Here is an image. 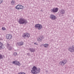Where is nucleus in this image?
<instances>
[{"mask_svg": "<svg viewBox=\"0 0 74 74\" xmlns=\"http://www.w3.org/2000/svg\"><path fill=\"white\" fill-rule=\"evenodd\" d=\"M40 69L37 68V67L34 66L31 70V72L33 74H38V73H40Z\"/></svg>", "mask_w": 74, "mask_h": 74, "instance_id": "nucleus-1", "label": "nucleus"}, {"mask_svg": "<svg viewBox=\"0 0 74 74\" xmlns=\"http://www.w3.org/2000/svg\"><path fill=\"white\" fill-rule=\"evenodd\" d=\"M18 23L19 24L21 25H23V24L26 25V23H27V20L25 19V18H21L19 19Z\"/></svg>", "mask_w": 74, "mask_h": 74, "instance_id": "nucleus-2", "label": "nucleus"}, {"mask_svg": "<svg viewBox=\"0 0 74 74\" xmlns=\"http://www.w3.org/2000/svg\"><path fill=\"white\" fill-rule=\"evenodd\" d=\"M35 27L36 28H37L39 30H41V29L42 27V25L39 24L35 25Z\"/></svg>", "mask_w": 74, "mask_h": 74, "instance_id": "nucleus-3", "label": "nucleus"}, {"mask_svg": "<svg viewBox=\"0 0 74 74\" xmlns=\"http://www.w3.org/2000/svg\"><path fill=\"white\" fill-rule=\"evenodd\" d=\"M58 10L59 9L58 8H53L51 10V12L53 13H56L58 11Z\"/></svg>", "mask_w": 74, "mask_h": 74, "instance_id": "nucleus-4", "label": "nucleus"}, {"mask_svg": "<svg viewBox=\"0 0 74 74\" xmlns=\"http://www.w3.org/2000/svg\"><path fill=\"white\" fill-rule=\"evenodd\" d=\"M69 50L71 52H74V45H73L72 47H70L69 48Z\"/></svg>", "mask_w": 74, "mask_h": 74, "instance_id": "nucleus-5", "label": "nucleus"}, {"mask_svg": "<svg viewBox=\"0 0 74 74\" xmlns=\"http://www.w3.org/2000/svg\"><path fill=\"white\" fill-rule=\"evenodd\" d=\"M13 64H15L17 66H21V63L19 62L15 61L13 62Z\"/></svg>", "mask_w": 74, "mask_h": 74, "instance_id": "nucleus-6", "label": "nucleus"}, {"mask_svg": "<svg viewBox=\"0 0 74 74\" xmlns=\"http://www.w3.org/2000/svg\"><path fill=\"white\" fill-rule=\"evenodd\" d=\"M23 37H30V34L29 33H24L23 35Z\"/></svg>", "mask_w": 74, "mask_h": 74, "instance_id": "nucleus-7", "label": "nucleus"}, {"mask_svg": "<svg viewBox=\"0 0 74 74\" xmlns=\"http://www.w3.org/2000/svg\"><path fill=\"white\" fill-rule=\"evenodd\" d=\"M66 63V60H64L60 62V64L61 66H64Z\"/></svg>", "mask_w": 74, "mask_h": 74, "instance_id": "nucleus-8", "label": "nucleus"}, {"mask_svg": "<svg viewBox=\"0 0 74 74\" xmlns=\"http://www.w3.org/2000/svg\"><path fill=\"white\" fill-rule=\"evenodd\" d=\"M44 39V37L43 36H41L40 37L38 38H37V40L39 42H41V41Z\"/></svg>", "mask_w": 74, "mask_h": 74, "instance_id": "nucleus-9", "label": "nucleus"}, {"mask_svg": "<svg viewBox=\"0 0 74 74\" xmlns=\"http://www.w3.org/2000/svg\"><path fill=\"white\" fill-rule=\"evenodd\" d=\"M50 18L51 19H53V20H55V19H56V16L53 14H51L50 15Z\"/></svg>", "mask_w": 74, "mask_h": 74, "instance_id": "nucleus-10", "label": "nucleus"}, {"mask_svg": "<svg viewBox=\"0 0 74 74\" xmlns=\"http://www.w3.org/2000/svg\"><path fill=\"white\" fill-rule=\"evenodd\" d=\"M11 37H12V35L11 34H7L6 36V38L8 40L11 39Z\"/></svg>", "mask_w": 74, "mask_h": 74, "instance_id": "nucleus-11", "label": "nucleus"}, {"mask_svg": "<svg viewBox=\"0 0 74 74\" xmlns=\"http://www.w3.org/2000/svg\"><path fill=\"white\" fill-rule=\"evenodd\" d=\"M60 14L63 15V14H64L65 13V10L63 9H62L60 11Z\"/></svg>", "mask_w": 74, "mask_h": 74, "instance_id": "nucleus-12", "label": "nucleus"}, {"mask_svg": "<svg viewBox=\"0 0 74 74\" xmlns=\"http://www.w3.org/2000/svg\"><path fill=\"white\" fill-rule=\"evenodd\" d=\"M29 50L31 52H35V49L33 48H30Z\"/></svg>", "mask_w": 74, "mask_h": 74, "instance_id": "nucleus-13", "label": "nucleus"}, {"mask_svg": "<svg viewBox=\"0 0 74 74\" xmlns=\"http://www.w3.org/2000/svg\"><path fill=\"white\" fill-rule=\"evenodd\" d=\"M23 44V42H19L17 43V45L21 46V45H22Z\"/></svg>", "mask_w": 74, "mask_h": 74, "instance_id": "nucleus-14", "label": "nucleus"}, {"mask_svg": "<svg viewBox=\"0 0 74 74\" xmlns=\"http://www.w3.org/2000/svg\"><path fill=\"white\" fill-rule=\"evenodd\" d=\"M24 7L22 5H20L19 6V10H22L23 9V8Z\"/></svg>", "mask_w": 74, "mask_h": 74, "instance_id": "nucleus-15", "label": "nucleus"}, {"mask_svg": "<svg viewBox=\"0 0 74 74\" xmlns=\"http://www.w3.org/2000/svg\"><path fill=\"white\" fill-rule=\"evenodd\" d=\"M20 5H17L16 7H15V8L16 9H17V10H19V6Z\"/></svg>", "mask_w": 74, "mask_h": 74, "instance_id": "nucleus-16", "label": "nucleus"}, {"mask_svg": "<svg viewBox=\"0 0 74 74\" xmlns=\"http://www.w3.org/2000/svg\"><path fill=\"white\" fill-rule=\"evenodd\" d=\"M44 47H45V48H47V47H48V44H45L44 45Z\"/></svg>", "mask_w": 74, "mask_h": 74, "instance_id": "nucleus-17", "label": "nucleus"}, {"mask_svg": "<svg viewBox=\"0 0 74 74\" xmlns=\"http://www.w3.org/2000/svg\"><path fill=\"white\" fill-rule=\"evenodd\" d=\"M2 47H3V44L0 42V49L2 48Z\"/></svg>", "mask_w": 74, "mask_h": 74, "instance_id": "nucleus-18", "label": "nucleus"}, {"mask_svg": "<svg viewBox=\"0 0 74 74\" xmlns=\"http://www.w3.org/2000/svg\"><path fill=\"white\" fill-rule=\"evenodd\" d=\"M14 1L12 0L11 1V4L12 5H14V4H15V2Z\"/></svg>", "mask_w": 74, "mask_h": 74, "instance_id": "nucleus-19", "label": "nucleus"}, {"mask_svg": "<svg viewBox=\"0 0 74 74\" xmlns=\"http://www.w3.org/2000/svg\"><path fill=\"white\" fill-rule=\"evenodd\" d=\"M9 49L10 51H11L12 49V47L11 46H10L9 48Z\"/></svg>", "mask_w": 74, "mask_h": 74, "instance_id": "nucleus-20", "label": "nucleus"}, {"mask_svg": "<svg viewBox=\"0 0 74 74\" xmlns=\"http://www.w3.org/2000/svg\"><path fill=\"white\" fill-rule=\"evenodd\" d=\"M3 59V57H2V55L0 54V60Z\"/></svg>", "mask_w": 74, "mask_h": 74, "instance_id": "nucleus-21", "label": "nucleus"}, {"mask_svg": "<svg viewBox=\"0 0 74 74\" xmlns=\"http://www.w3.org/2000/svg\"><path fill=\"white\" fill-rule=\"evenodd\" d=\"M3 0H0V4H1L3 2Z\"/></svg>", "mask_w": 74, "mask_h": 74, "instance_id": "nucleus-22", "label": "nucleus"}, {"mask_svg": "<svg viewBox=\"0 0 74 74\" xmlns=\"http://www.w3.org/2000/svg\"><path fill=\"white\" fill-rule=\"evenodd\" d=\"M2 29L3 30H6V29H5V28L4 27H2Z\"/></svg>", "mask_w": 74, "mask_h": 74, "instance_id": "nucleus-23", "label": "nucleus"}, {"mask_svg": "<svg viewBox=\"0 0 74 74\" xmlns=\"http://www.w3.org/2000/svg\"><path fill=\"white\" fill-rule=\"evenodd\" d=\"M13 55H15V56L16 55H17V53H14V54Z\"/></svg>", "mask_w": 74, "mask_h": 74, "instance_id": "nucleus-24", "label": "nucleus"}, {"mask_svg": "<svg viewBox=\"0 0 74 74\" xmlns=\"http://www.w3.org/2000/svg\"><path fill=\"white\" fill-rule=\"evenodd\" d=\"M10 46V44H9L8 43H7V46H8V47H9V46Z\"/></svg>", "mask_w": 74, "mask_h": 74, "instance_id": "nucleus-25", "label": "nucleus"}, {"mask_svg": "<svg viewBox=\"0 0 74 74\" xmlns=\"http://www.w3.org/2000/svg\"><path fill=\"white\" fill-rule=\"evenodd\" d=\"M27 55L28 56H30V53H27Z\"/></svg>", "mask_w": 74, "mask_h": 74, "instance_id": "nucleus-26", "label": "nucleus"}, {"mask_svg": "<svg viewBox=\"0 0 74 74\" xmlns=\"http://www.w3.org/2000/svg\"><path fill=\"white\" fill-rule=\"evenodd\" d=\"M21 74H26V73H22L21 72Z\"/></svg>", "mask_w": 74, "mask_h": 74, "instance_id": "nucleus-27", "label": "nucleus"}, {"mask_svg": "<svg viewBox=\"0 0 74 74\" xmlns=\"http://www.w3.org/2000/svg\"><path fill=\"white\" fill-rule=\"evenodd\" d=\"M34 44H36V43H34Z\"/></svg>", "mask_w": 74, "mask_h": 74, "instance_id": "nucleus-28", "label": "nucleus"}, {"mask_svg": "<svg viewBox=\"0 0 74 74\" xmlns=\"http://www.w3.org/2000/svg\"><path fill=\"white\" fill-rule=\"evenodd\" d=\"M43 0V1H44V0Z\"/></svg>", "mask_w": 74, "mask_h": 74, "instance_id": "nucleus-29", "label": "nucleus"}, {"mask_svg": "<svg viewBox=\"0 0 74 74\" xmlns=\"http://www.w3.org/2000/svg\"><path fill=\"white\" fill-rule=\"evenodd\" d=\"M47 71H46V72H47Z\"/></svg>", "mask_w": 74, "mask_h": 74, "instance_id": "nucleus-30", "label": "nucleus"}]
</instances>
